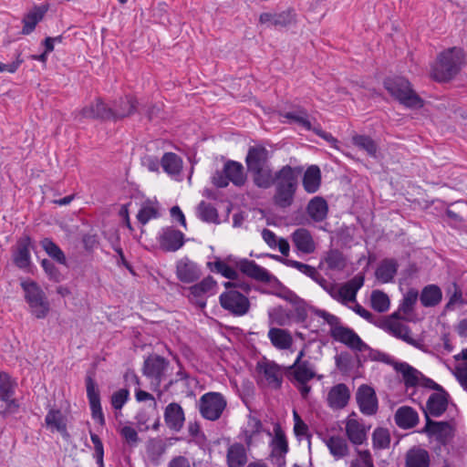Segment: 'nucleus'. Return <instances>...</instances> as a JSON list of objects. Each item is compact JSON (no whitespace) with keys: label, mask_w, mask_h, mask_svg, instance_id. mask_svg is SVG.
<instances>
[{"label":"nucleus","mask_w":467,"mask_h":467,"mask_svg":"<svg viewBox=\"0 0 467 467\" xmlns=\"http://www.w3.org/2000/svg\"><path fill=\"white\" fill-rule=\"evenodd\" d=\"M290 314L281 306L273 307L268 310V326L285 327L290 323Z\"/></svg>","instance_id":"nucleus-46"},{"label":"nucleus","mask_w":467,"mask_h":467,"mask_svg":"<svg viewBox=\"0 0 467 467\" xmlns=\"http://www.w3.org/2000/svg\"><path fill=\"white\" fill-rule=\"evenodd\" d=\"M268 151L263 147L250 148L245 159L249 171H253L267 164Z\"/></svg>","instance_id":"nucleus-38"},{"label":"nucleus","mask_w":467,"mask_h":467,"mask_svg":"<svg viewBox=\"0 0 467 467\" xmlns=\"http://www.w3.org/2000/svg\"><path fill=\"white\" fill-rule=\"evenodd\" d=\"M41 246L47 254L59 264H66V257L62 250L50 239L45 238L41 241Z\"/></svg>","instance_id":"nucleus-53"},{"label":"nucleus","mask_w":467,"mask_h":467,"mask_svg":"<svg viewBox=\"0 0 467 467\" xmlns=\"http://www.w3.org/2000/svg\"><path fill=\"white\" fill-rule=\"evenodd\" d=\"M288 451V443L285 433L279 429L275 430V436L271 442L270 457L278 467L285 465V455Z\"/></svg>","instance_id":"nucleus-20"},{"label":"nucleus","mask_w":467,"mask_h":467,"mask_svg":"<svg viewBox=\"0 0 467 467\" xmlns=\"http://www.w3.org/2000/svg\"><path fill=\"white\" fill-rule=\"evenodd\" d=\"M176 275L183 283H192L201 275L200 267L194 262L183 258L177 263Z\"/></svg>","instance_id":"nucleus-28"},{"label":"nucleus","mask_w":467,"mask_h":467,"mask_svg":"<svg viewBox=\"0 0 467 467\" xmlns=\"http://www.w3.org/2000/svg\"><path fill=\"white\" fill-rule=\"evenodd\" d=\"M216 281L212 276H208L200 283L191 286L189 290L192 297L203 298L214 295L216 293Z\"/></svg>","instance_id":"nucleus-41"},{"label":"nucleus","mask_w":467,"mask_h":467,"mask_svg":"<svg viewBox=\"0 0 467 467\" xmlns=\"http://www.w3.org/2000/svg\"><path fill=\"white\" fill-rule=\"evenodd\" d=\"M30 247L31 240L27 236L21 238L17 242L16 248L13 255L14 263L17 267L26 269L30 265Z\"/></svg>","instance_id":"nucleus-29"},{"label":"nucleus","mask_w":467,"mask_h":467,"mask_svg":"<svg viewBox=\"0 0 467 467\" xmlns=\"http://www.w3.org/2000/svg\"><path fill=\"white\" fill-rule=\"evenodd\" d=\"M398 265L393 259L383 260L376 269V278L379 283L391 282L397 274Z\"/></svg>","instance_id":"nucleus-42"},{"label":"nucleus","mask_w":467,"mask_h":467,"mask_svg":"<svg viewBox=\"0 0 467 467\" xmlns=\"http://www.w3.org/2000/svg\"><path fill=\"white\" fill-rule=\"evenodd\" d=\"M2 401H4L5 404V408L1 411V414L4 417L17 412L19 409V403L14 397L9 398L8 400H3Z\"/></svg>","instance_id":"nucleus-63"},{"label":"nucleus","mask_w":467,"mask_h":467,"mask_svg":"<svg viewBox=\"0 0 467 467\" xmlns=\"http://www.w3.org/2000/svg\"><path fill=\"white\" fill-rule=\"evenodd\" d=\"M390 437L387 430L378 428L372 434V444L375 449H386L389 446Z\"/></svg>","instance_id":"nucleus-57"},{"label":"nucleus","mask_w":467,"mask_h":467,"mask_svg":"<svg viewBox=\"0 0 467 467\" xmlns=\"http://www.w3.org/2000/svg\"><path fill=\"white\" fill-rule=\"evenodd\" d=\"M323 441L335 460L338 461L348 455L349 447L344 438L333 435L325 438Z\"/></svg>","instance_id":"nucleus-31"},{"label":"nucleus","mask_w":467,"mask_h":467,"mask_svg":"<svg viewBox=\"0 0 467 467\" xmlns=\"http://www.w3.org/2000/svg\"><path fill=\"white\" fill-rule=\"evenodd\" d=\"M448 399L444 392L432 393L427 400L428 413L438 417L441 416L447 409Z\"/></svg>","instance_id":"nucleus-43"},{"label":"nucleus","mask_w":467,"mask_h":467,"mask_svg":"<svg viewBox=\"0 0 467 467\" xmlns=\"http://www.w3.org/2000/svg\"><path fill=\"white\" fill-rule=\"evenodd\" d=\"M352 143L368 156L377 157L378 145L370 137L356 134L352 137Z\"/></svg>","instance_id":"nucleus-48"},{"label":"nucleus","mask_w":467,"mask_h":467,"mask_svg":"<svg viewBox=\"0 0 467 467\" xmlns=\"http://www.w3.org/2000/svg\"><path fill=\"white\" fill-rule=\"evenodd\" d=\"M20 285L30 314L38 319L45 318L49 313L50 305L43 289L31 279H22Z\"/></svg>","instance_id":"nucleus-3"},{"label":"nucleus","mask_w":467,"mask_h":467,"mask_svg":"<svg viewBox=\"0 0 467 467\" xmlns=\"http://www.w3.org/2000/svg\"><path fill=\"white\" fill-rule=\"evenodd\" d=\"M455 376L460 384L467 390V362L456 368Z\"/></svg>","instance_id":"nucleus-64"},{"label":"nucleus","mask_w":467,"mask_h":467,"mask_svg":"<svg viewBox=\"0 0 467 467\" xmlns=\"http://www.w3.org/2000/svg\"><path fill=\"white\" fill-rule=\"evenodd\" d=\"M442 299V292L436 285H426L420 296V300L425 307H432L441 303Z\"/></svg>","instance_id":"nucleus-44"},{"label":"nucleus","mask_w":467,"mask_h":467,"mask_svg":"<svg viewBox=\"0 0 467 467\" xmlns=\"http://www.w3.org/2000/svg\"><path fill=\"white\" fill-rule=\"evenodd\" d=\"M394 369L400 376L407 389L415 387L436 389L439 387L433 380L426 378L420 370L406 362H396Z\"/></svg>","instance_id":"nucleus-11"},{"label":"nucleus","mask_w":467,"mask_h":467,"mask_svg":"<svg viewBox=\"0 0 467 467\" xmlns=\"http://www.w3.org/2000/svg\"><path fill=\"white\" fill-rule=\"evenodd\" d=\"M303 187L307 193L317 192L321 185V171L318 166H309L303 176Z\"/></svg>","instance_id":"nucleus-37"},{"label":"nucleus","mask_w":467,"mask_h":467,"mask_svg":"<svg viewBox=\"0 0 467 467\" xmlns=\"http://www.w3.org/2000/svg\"><path fill=\"white\" fill-rule=\"evenodd\" d=\"M357 457L350 462L349 467H374L373 459L368 450H357Z\"/></svg>","instance_id":"nucleus-58"},{"label":"nucleus","mask_w":467,"mask_h":467,"mask_svg":"<svg viewBox=\"0 0 467 467\" xmlns=\"http://www.w3.org/2000/svg\"><path fill=\"white\" fill-rule=\"evenodd\" d=\"M430 454L420 447L410 449L405 457V467H429Z\"/></svg>","instance_id":"nucleus-34"},{"label":"nucleus","mask_w":467,"mask_h":467,"mask_svg":"<svg viewBox=\"0 0 467 467\" xmlns=\"http://www.w3.org/2000/svg\"><path fill=\"white\" fill-rule=\"evenodd\" d=\"M184 235L182 232L168 228L163 231L160 238L161 246L166 251L174 252L180 249L184 244Z\"/></svg>","instance_id":"nucleus-30"},{"label":"nucleus","mask_w":467,"mask_h":467,"mask_svg":"<svg viewBox=\"0 0 467 467\" xmlns=\"http://www.w3.org/2000/svg\"><path fill=\"white\" fill-rule=\"evenodd\" d=\"M384 86L392 97L406 107H422V100L412 90L410 83L407 79L400 77L389 78L384 81Z\"/></svg>","instance_id":"nucleus-5"},{"label":"nucleus","mask_w":467,"mask_h":467,"mask_svg":"<svg viewBox=\"0 0 467 467\" xmlns=\"http://www.w3.org/2000/svg\"><path fill=\"white\" fill-rule=\"evenodd\" d=\"M86 387L92 417L95 420L102 425L105 422V419L100 405L99 391L95 381L90 377H88L86 379Z\"/></svg>","instance_id":"nucleus-23"},{"label":"nucleus","mask_w":467,"mask_h":467,"mask_svg":"<svg viewBox=\"0 0 467 467\" xmlns=\"http://www.w3.org/2000/svg\"><path fill=\"white\" fill-rule=\"evenodd\" d=\"M364 285V277L356 275L341 286L329 285L328 293L336 300L348 304L356 301L358 291Z\"/></svg>","instance_id":"nucleus-14"},{"label":"nucleus","mask_w":467,"mask_h":467,"mask_svg":"<svg viewBox=\"0 0 467 467\" xmlns=\"http://www.w3.org/2000/svg\"><path fill=\"white\" fill-rule=\"evenodd\" d=\"M465 65V54L461 47H453L441 52L431 66V76L439 82L452 79Z\"/></svg>","instance_id":"nucleus-1"},{"label":"nucleus","mask_w":467,"mask_h":467,"mask_svg":"<svg viewBox=\"0 0 467 467\" xmlns=\"http://www.w3.org/2000/svg\"><path fill=\"white\" fill-rule=\"evenodd\" d=\"M161 166L167 173L178 174L182 168V161L175 153L168 152L161 159Z\"/></svg>","instance_id":"nucleus-50"},{"label":"nucleus","mask_w":467,"mask_h":467,"mask_svg":"<svg viewBox=\"0 0 467 467\" xmlns=\"http://www.w3.org/2000/svg\"><path fill=\"white\" fill-rule=\"evenodd\" d=\"M293 20V16L288 12L278 14L264 13L259 17L260 23L266 26H286Z\"/></svg>","instance_id":"nucleus-45"},{"label":"nucleus","mask_w":467,"mask_h":467,"mask_svg":"<svg viewBox=\"0 0 467 467\" xmlns=\"http://www.w3.org/2000/svg\"><path fill=\"white\" fill-rule=\"evenodd\" d=\"M47 7L44 5L35 6L25 15L23 18L22 33L24 35L31 34L36 25L44 18Z\"/></svg>","instance_id":"nucleus-35"},{"label":"nucleus","mask_w":467,"mask_h":467,"mask_svg":"<svg viewBox=\"0 0 467 467\" xmlns=\"http://www.w3.org/2000/svg\"><path fill=\"white\" fill-rule=\"evenodd\" d=\"M169 363L160 356L148 358L144 362V375L155 381L157 386L164 379Z\"/></svg>","instance_id":"nucleus-16"},{"label":"nucleus","mask_w":467,"mask_h":467,"mask_svg":"<svg viewBox=\"0 0 467 467\" xmlns=\"http://www.w3.org/2000/svg\"><path fill=\"white\" fill-rule=\"evenodd\" d=\"M262 434L263 425L261 421L254 417H250L242 429L240 439L244 441L247 448H251L261 441Z\"/></svg>","instance_id":"nucleus-24"},{"label":"nucleus","mask_w":467,"mask_h":467,"mask_svg":"<svg viewBox=\"0 0 467 467\" xmlns=\"http://www.w3.org/2000/svg\"><path fill=\"white\" fill-rule=\"evenodd\" d=\"M214 270L221 274L225 278H228L230 280L237 279L238 277V272L236 269H234L233 266L228 265L226 262L222 260H217L214 262Z\"/></svg>","instance_id":"nucleus-59"},{"label":"nucleus","mask_w":467,"mask_h":467,"mask_svg":"<svg viewBox=\"0 0 467 467\" xmlns=\"http://www.w3.org/2000/svg\"><path fill=\"white\" fill-rule=\"evenodd\" d=\"M250 448L241 442H234L227 449L226 463L228 467H244L248 462L247 451Z\"/></svg>","instance_id":"nucleus-27"},{"label":"nucleus","mask_w":467,"mask_h":467,"mask_svg":"<svg viewBox=\"0 0 467 467\" xmlns=\"http://www.w3.org/2000/svg\"><path fill=\"white\" fill-rule=\"evenodd\" d=\"M306 211L313 221L322 222L327 216L328 205L323 197L316 196L309 201Z\"/></svg>","instance_id":"nucleus-36"},{"label":"nucleus","mask_w":467,"mask_h":467,"mask_svg":"<svg viewBox=\"0 0 467 467\" xmlns=\"http://www.w3.org/2000/svg\"><path fill=\"white\" fill-rule=\"evenodd\" d=\"M396 424L402 429L414 427L419 421V416L415 410L403 406L398 409L395 414Z\"/></svg>","instance_id":"nucleus-40"},{"label":"nucleus","mask_w":467,"mask_h":467,"mask_svg":"<svg viewBox=\"0 0 467 467\" xmlns=\"http://www.w3.org/2000/svg\"><path fill=\"white\" fill-rule=\"evenodd\" d=\"M16 388V380L5 372L0 373V400H8L15 396Z\"/></svg>","instance_id":"nucleus-51"},{"label":"nucleus","mask_w":467,"mask_h":467,"mask_svg":"<svg viewBox=\"0 0 467 467\" xmlns=\"http://www.w3.org/2000/svg\"><path fill=\"white\" fill-rule=\"evenodd\" d=\"M300 171L285 165L275 175V192L274 202L281 208L289 207L297 187V176Z\"/></svg>","instance_id":"nucleus-2"},{"label":"nucleus","mask_w":467,"mask_h":467,"mask_svg":"<svg viewBox=\"0 0 467 467\" xmlns=\"http://www.w3.org/2000/svg\"><path fill=\"white\" fill-rule=\"evenodd\" d=\"M267 337L272 346L277 350H290L294 344L291 332L282 327H271Z\"/></svg>","instance_id":"nucleus-25"},{"label":"nucleus","mask_w":467,"mask_h":467,"mask_svg":"<svg viewBox=\"0 0 467 467\" xmlns=\"http://www.w3.org/2000/svg\"><path fill=\"white\" fill-rule=\"evenodd\" d=\"M423 431L441 444H445L452 436L451 425L443 421H431L428 420Z\"/></svg>","instance_id":"nucleus-26"},{"label":"nucleus","mask_w":467,"mask_h":467,"mask_svg":"<svg viewBox=\"0 0 467 467\" xmlns=\"http://www.w3.org/2000/svg\"><path fill=\"white\" fill-rule=\"evenodd\" d=\"M284 117L287 119L290 122H295L306 130H312L311 122L308 119L307 113L303 109H297L295 111H290L284 114Z\"/></svg>","instance_id":"nucleus-55"},{"label":"nucleus","mask_w":467,"mask_h":467,"mask_svg":"<svg viewBox=\"0 0 467 467\" xmlns=\"http://www.w3.org/2000/svg\"><path fill=\"white\" fill-rule=\"evenodd\" d=\"M272 257L276 259V260H278V261H280V262H283L287 266L296 268V270H298L299 272L303 273L304 275H306L311 277L312 279L317 281V277L319 276V274L316 270L315 267H313V266H311L309 265H306V264H303L301 262L296 261V260H291V259H285H285L280 258L278 255H273Z\"/></svg>","instance_id":"nucleus-49"},{"label":"nucleus","mask_w":467,"mask_h":467,"mask_svg":"<svg viewBox=\"0 0 467 467\" xmlns=\"http://www.w3.org/2000/svg\"><path fill=\"white\" fill-rule=\"evenodd\" d=\"M419 299L418 290L414 288L409 289L404 295L400 303V306L395 311L400 314L404 321L415 322L417 321V315L415 313V306Z\"/></svg>","instance_id":"nucleus-19"},{"label":"nucleus","mask_w":467,"mask_h":467,"mask_svg":"<svg viewBox=\"0 0 467 467\" xmlns=\"http://www.w3.org/2000/svg\"><path fill=\"white\" fill-rule=\"evenodd\" d=\"M163 418L166 426L172 431L179 432L185 422V414L182 407L176 402H171L164 409Z\"/></svg>","instance_id":"nucleus-21"},{"label":"nucleus","mask_w":467,"mask_h":467,"mask_svg":"<svg viewBox=\"0 0 467 467\" xmlns=\"http://www.w3.org/2000/svg\"><path fill=\"white\" fill-rule=\"evenodd\" d=\"M119 433L121 437L130 445H134L139 441V436L136 430L130 426L124 425L119 429Z\"/></svg>","instance_id":"nucleus-62"},{"label":"nucleus","mask_w":467,"mask_h":467,"mask_svg":"<svg viewBox=\"0 0 467 467\" xmlns=\"http://www.w3.org/2000/svg\"><path fill=\"white\" fill-rule=\"evenodd\" d=\"M316 376L314 367L308 361H305L301 365H291L287 368V377L290 381L297 388L301 396L306 399L311 387L307 382Z\"/></svg>","instance_id":"nucleus-10"},{"label":"nucleus","mask_w":467,"mask_h":467,"mask_svg":"<svg viewBox=\"0 0 467 467\" xmlns=\"http://www.w3.org/2000/svg\"><path fill=\"white\" fill-rule=\"evenodd\" d=\"M404 321L400 314L394 312L390 316L378 321L377 325L384 331L413 347H419L420 341L415 339L410 328L402 322Z\"/></svg>","instance_id":"nucleus-9"},{"label":"nucleus","mask_w":467,"mask_h":467,"mask_svg":"<svg viewBox=\"0 0 467 467\" xmlns=\"http://www.w3.org/2000/svg\"><path fill=\"white\" fill-rule=\"evenodd\" d=\"M123 102L129 105L128 109H117L112 111L111 108H109L101 99L98 98L88 105L85 106L80 111L79 116L83 119H121L130 115L132 112L133 105L130 99H126Z\"/></svg>","instance_id":"nucleus-7"},{"label":"nucleus","mask_w":467,"mask_h":467,"mask_svg":"<svg viewBox=\"0 0 467 467\" xmlns=\"http://www.w3.org/2000/svg\"><path fill=\"white\" fill-rule=\"evenodd\" d=\"M90 439L94 445V458L96 459L97 464L99 467H104V448L102 441L99 437L93 432L90 433Z\"/></svg>","instance_id":"nucleus-60"},{"label":"nucleus","mask_w":467,"mask_h":467,"mask_svg":"<svg viewBox=\"0 0 467 467\" xmlns=\"http://www.w3.org/2000/svg\"><path fill=\"white\" fill-rule=\"evenodd\" d=\"M236 267L246 275L262 282H275L279 285L278 281L265 268L258 265L254 261L242 259L235 262Z\"/></svg>","instance_id":"nucleus-17"},{"label":"nucleus","mask_w":467,"mask_h":467,"mask_svg":"<svg viewBox=\"0 0 467 467\" xmlns=\"http://www.w3.org/2000/svg\"><path fill=\"white\" fill-rule=\"evenodd\" d=\"M226 400L219 392H208L200 399V412L209 420H218L226 407Z\"/></svg>","instance_id":"nucleus-13"},{"label":"nucleus","mask_w":467,"mask_h":467,"mask_svg":"<svg viewBox=\"0 0 467 467\" xmlns=\"http://www.w3.org/2000/svg\"><path fill=\"white\" fill-rule=\"evenodd\" d=\"M348 439L355 445H361L367 441L368 428L359 421L356 413H351L345 421Z\"/></svg>","instance_id":"nucleus-18"},{"label":"nucleus","mask_w":467,"mask_h":467,"mask_svg":"<svg viewBox=\"0 0 467 467\" xmlns=\"http://www.w3.org/2000/svg\"><path fill=\"white\" fill-rule=\"evenodd\" d=\"M357 402L363 414L373 415L378 409V400L372 388L362 385L357 392Z\"/></svg>","instance_id":"nucleus-22"},{"label":"nucleus","mask_w":467,"mask_h":467,"mask_svg":"<svg viewBox=\"0 0 467 467\" xmlns=\"http://www.w3.org/2000/svg\"><path fill=\"white\" fill-rule=\"evenodd\" d=\"M370 300L372 307L378 312H385L389 308V298L381 291H373Z\"/></svg>","instance_id":"nucleus-56"},{"label":"nucleus","mask_w":467,"mask_h":467,"mask_svg":"<svg viewBox=\"0 0 467 467\" xmlns=\"http://www.w3.org/2000/svg\"><path fill=\"white\" fill-rule=\"evenodd\" d=\"M251 172L254 175V183L260 188L266 189L275 183V176H273L272 170L268 165L261 167Z\"/></svg>","instance_id":"nucleus-47"},{"label":"nucleus","mask_w":467,"mask_h":467,"mask_svg":"<svg viewBox=\"0 0 467 467\" xmlns=\"http://www.w3.org/2000/svg\"><path fill=\"white\" fill-rule=\"evenodd\" d=\"M296 247L304 254H311L316 249V244L309 231L304 228L296 230L292 234Z\"/></svg>","instance_id":"nucleus-32"},{"label":"nucleus","mask_w":467,"mask_h":467,"mask_svg":"<svg viewBox=\"0 0 467 467\" xmlns=\"http://www.w3.org/2000/svg\"><path fill=\"white\" fill-rule=\"evenodd\" d=\"M160 206L155 200H145L141 202L140 207L137 213V220L142 225H145L149 221L156 219L160 216Z\"/></svg>","instance_id":"nucleus-39"},{"label":"nucleus","mask_w":467,"mask_h":467,"mask_svg":"<svg viewBox=\"0 0 467 467\" xmlns=\"http://www.w3.org/2000/svg\"><path fill=\"white\" fill-rule=\"evenodd\" d=\"M45 423L52 432L57 431L63 436H67V419L59 410H50L45 417Z\"/></svg>","instance_id":"nucleus-33"},{"label":"nucleus","mask_w":467,"mask_h":467,"mask_svg":"<svg viewBox=\"0 0 467 467\" xmlns=\"http://www.w3.org/2000/svg\"><path fill=\"white\" fill-rule=\"evenodd\" d=\"M130 392L127 389H121L111 396V405L115 410H120L128 401Z\"/></svg>","instance_id":"nucleus-61"},{"label":"nucleus","mask_w":467,"mask_h":467,"mask_svg":"<svg viewBox=\"0 0 467 467\" xmlns=\"http://www.w3.org/2000/svg\"><path fill=\"white\" fill-rule=\"evenodd\" d=\"M258 383L271 389L282 387L285 369L273 360L263 358L256 364Z\"/></svg>","instance_id":"nucleus-8"},{"label":"nucleus","mask_w":467,"mask_h":467,"mask_svg":"<svg viewBox=\"0 0 467 467\" xmlns=\"http://www.w3.org/2000/svg\"><path fill=\"white\" fill-rule=\"evenodd\" d=\"M198 217L207 223H215L218 219L216 209L210 203L201 202L197 208Z\"/></svg>","instance_id":"nucleus-54"},{"label":"nucleus","mask_w":467,"mask_h":467,"mask_svg":"<svg viewBox=\"0 0 467 467\" xmlns=\"http://www.w3.org/2000/svg\"><path fill=\"white\" fill-rule=\"evenodd\" d=\"M316 315L324 319L330 326V335L334 340L345 344L350 348L362 350L365 344L353 329L340 324L338 317L325 311L317 310Z\"/></svg>","instance_id":"nucleus-4"},{"label":"nucleus","mask_w":467,"mask_h":467,"mask_svg":"<svg viewBox=\"0 0 467 467\" xmlns=\"http://www.w3.org/2000/svg\"><path fill=\"white\" fill-rule=\"evenodd\" d=\"M327 269L332 271H342L346 266V259L338 251H330L324 259Z\"/></svg>","instance_id":"nucleus-52"},{"label":"nucleus","mask_w":467,"mask_h":467,"mask_svg":"<svg viewBox=\"0 0 467 467\" xmlns=\"http://www.w3.org/2000/svg\"><path fill=\"white\" fill-rule=\"evenodd\" d=\"M224 286L226 291L219 296L221 306L234 316H244L250 308L248 297L236 289V283L226 282Z\"/></svg>","instance_id":"nucleus-6"},{"label":"nucleus","mask_w":467,"mask_h":467,"mask_svg":"<svg viewBox=\"0 0 467 467\" xmlns=\"http://www.w3.org/2000/svg\"><path fill=\"white\" fill-rule=\"evenodd\" d=\"M350 397V389L344 383H338L328 389L326 401L331 410H339L348 406Z\"/></svg>","instance_id":"nucleus-15"},{"label":"nucleus","mask_w":467,"mask_h":467,"mask_svg":"<svg viewBox=\"0 0 467 467\" xmlns=\"http://www.w3.org/2000/svg\"><path fill=\"white\" fill-rule=\"evenodd\" d=\"M246 179L244 167L240 162L229 161L223 171H216L213 176V182L217 187H226L229 182H233L236 186H241Z\"/></svg>","instance_id":"nucleus-12"}]
</instances>
